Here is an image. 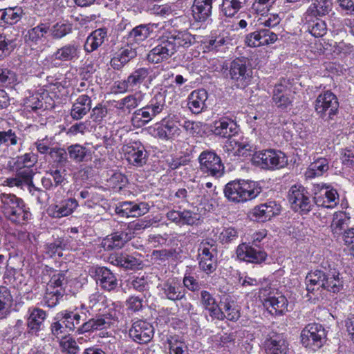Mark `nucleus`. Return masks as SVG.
<instances>
[{
	"label": "nucleus",
	"instance_id": "f257e3e1",
	"mask_svg": "<svg viewBox=\"0 0 354 354\" xmlns=\"http://www.w3.org/2000/svg\"><path fill=\"white\" fill-rule=\"evenodd\" d=\"M307 290L313 292L315 287L322 288L333 293H337L344 288V281L337 266L328 261L322 262L321 268L310 272L306 277Z\"/></svg>",
	"mask_w": 354,
	"mask_h": 354
},
{
	"label": "nucleus",
	"instance_id": "f03ea898",
	"mask_svg": "<svg viewBox=\"0 0 354 354\" xmlns=\"http://www.w3.org/2000/svg\"><path fill=\"white\" fill-rule=\"evenodd\" d=\"M1 207L5 216L15 223H21L29 219L30 213L24 201L12 194H0Z\"/></svg>",
	"mask_w": 354,
	"mask_h": 354
},
{
	"label": "nucleus",
	"instance_id": "7ed1b4c3",
	"mask_svg": "<svg viewBox=\"0 0 354 354\" xmlns=\"http://www.w3.org/2000/svg\"><path fill=\"white\" fill-rule=\"evenodd\" d=\"M224 195L228 201L242 203L256 198L261 192L254 182L233 180L227 183L224 188Z\"/></svg>",
	"mask_w": 354,
	"mask_h": 354
},
{
	"label": "nucleus",
	"instance_id": "20e7f679",
	"mask_svg": "<svg viewBox=\"0 0 354 354\" xmlns=\"http://www.w3.org/2000/svg\"><path fill=\"white\" fill-rule=\"evenodd\" d=\"M317 116L324 122L333 120L339 112V101L335 94L327 90L319 93L314 103Z\"/></svg>",
	"mask_w": 354,
	"mask_h": 354
},
{
	"label": "nucleus",
	"instance_id": "39448f33",
	"mask_svg": "<svg viewBox=\"0 0 354 354\" xmlns=\"http://www.w3.org/2000/svg\"><path fill=\"white\" fill-rule=\"evenodd\" d=\"M227 76L232 84L238 88H245L250 84L252 78V70L247 65L243 59L236 58L232 61L229 67Z\"/></svg>",
	"mask_w": 354,
	"mask_h": 354
},
{
	"label": "nucleus",
	"instance_id": "423d86ee",
	"mask_svg": "<svg viewBox=\"0 0 354 354\" xmlns=\"http://www.w3.org/2000/svg\"><path fill=\"white\" fill-rule=\"evenodd\" d=\"M300 337L304 346L312 351H317L323 346L326 334L322 324L312 323L305 326Z\"/></svg>",
	"mask_w": 354,
	"mask_h": 354
},
{
	"label": "nucleus",
	"instance_id": "0eeeda50",
	"mask_svg": "<svg viewBox=\"0 0 354 354\" xmlns=\"http://www.w3.org/2000/svg\"><path fill=\"white\" fill-rule=\"evenodd\" d=\"M311 192L313 203L318 207L333 208L339 203V194L330 185L314 184Z\"/></svg>",
	"mask_w": 354,
	"mask_h": 354
},
{
	"label": "nucleus",
	"instance_id": "6e6552de",
	"mask_svg": "<svg viewBox=\"0 0 354 354\" xmlns=\"http://www.w3.org/2000/svg\"><path fill=\"white\" fill-rule=\"evenodd\" d=\"M259 297L270 314L281 315L288 311V300L281 293L265 288L260 290Z\"/></svg>",
	"mask_w": 354,
	"mask_h": 354
},
{
	"label": "nucleus",
	"instance_id": "1a4fd4ad",
	"mask_svg": "<svg viewBox=\"0 0 354 354\" xmlns=\"http://www.w3.org/2000/svg\"><path fill=\"white\" fill-rule=\"evenodd\" d=\"M217 250L214 242L203 240L198 249L199 268L207 274L213 272L217 267Z\"/></svg>",
	"mask_w": 354,
	"mask_h": 354
},
{
	"label": "nucleus",
	"instance_id": "9d476101",
	"mask_svg": "<svg viewBox=\"0 0 354 354\" xmlns=\"http://www.w3.org/2000/svg\"><path fill=\"white\" fill-rule=\"evenodd\" d=\"M198 162L201 171L207 176L220 178L224 174V165L214 151H203L198 157Z\"/></svg>",
	"mask_w": 354,
	"mask_h": 354
},
{
	"label": "nucleus",
	"instance_id": "9b49d317",
	"mask_svg": "<svg viewBox=\"0 0 354 354\" xmlns=\"http://www.w3.org/2000/svg\"><path fill=\"white\" fill-rule=\"evenodd\" d=\"M310 193L301 185H293L289 190L288 199L292 209L301 214L308 213L313 206Z\"/></svg>",
	"mask_w": 354,
	"mask_h": 354
},
{
	"label": "nucleus",
	"instance_id": "f8f14e48",
	"mask_svg": "<svg viewBox=\"0 0 354 354\" xmlns=\"http://www.w3.org/2000/svg\"><path fill=\"white\" fill-rule=\"evenodd\" d=\"M254 160L262 167L268 169H278L284 167L288 164L286 154L279 150L268 149L256 152Z\"/></svg>",
	"mask_w": 354,
	"mask_h": 354
},
{
	"label": "nucleus",
	"instance_id": "ddd939ff",
	"mask_svg": "<svg viewBox=\"0 0 354 354\" xmlns=\"http://www.w3.org/2000/svg\"><path fill=\"white\" fill-rule=\"evenodd\" d=\"M175 52L174 44L167 35H163L158 39V44L148 53L147 60L151 63L158 64L171 57Z\"/></svg>",
	"mask_w": 354,
	"mask_h": 354
},
{
	"label": "nucleus",
	"instance_id": "4468645a",
	"mask_svg": "<svg viewBox=\"0 0 354 354\" xmlns=\"http://www.w3.org/2000/svg\"><path fill=\"white\" fill-rule=\"evenodd\" d=\"M237 258L253 263H261L266 260V253L260 249H256L250 243H242L236 248Z\"/></svg>",
	"mask_w": 354,
	"mask_h": 354
},
{
	"label": "nucleus",
	"instance_id": "2eb2a0df",
	"mask_svg": "<svg viewBox=\"0 0 354 354\" xmlns=\"http://www.w3.org/2000/svg\"><path fill=\"white\" fill-rule=\"evenodd\" d=\"M153 328L149 323L139 320L134 322L129 330V336L139 344H147L153 336Z\"/></svg>",
	"mask_w": 354,
	"mask_h": 354
},
{
	"label": "nucleus",
	"instance_id": "dca6fc26",
	"mask_svg": "<svg viewBox=\"0 0 354 354\" xmlns=\"http://www.w3.org/2000/svg\"><path fill=\"white\" fill-rule=\"evenodd\" d=\"M180 124L174 120H163L157 127L154 128V136L162 140H174L178 138L182 131Z\"/></svg>",
	"mask_w": 354,
	"mask_h": 354
},
{
	"label": "nucleus",
	"instance_id": "f3484780",
	"mask_svg": "<svg viewBox=\"0 0 354 354\" xmlns=\"http://www.w3.org/2000/svg\"><path fill=\"white\" fill-rule=\"evenodd\" d=\"M163 295L169 300L176 301L185 300V289L176 278H169L160 285Z\"/></svg>",
	"mask_w": 354,
	"mask_h": 354
},
{
	"label": "nucleus",
	"instance_id": "a211bd4d",
	"mask_svg": "<svg viewBox=\"0 0 354 354\" xmlns=\"http://www.w3.org/2000/svg\"><path fill=\"white\" fill-rule=\"evenodd\" d=\"M138 55V46L129 44L122 48L110 61L111 66L115 70H121L131 60Z\"/></svg>",
	"mask_w": 354,
	"mask_h": 354
},
{
	"label": "nucleus",
	"instance_id": "6ab92c4d",
	"mask_svg": "<svg viewBox=\"0 0 354 354\" xmlns=\"http://www.w3.org/2000/svg\"><path fill=\"white\" fill-rule=\"evenodd\" d=\"M332 8L330 0H314L303 14L302 20L312 21L315 17L326 16L332 10Z\"/></svg>",
	"mask_w": 354,
	"mask_h": 354
},
{
	"label": "nucleus",
	"instance_id": "aec40b11",
	"mask_svg": "<svg viewBox=\"0 0 354 354\" xmlns=\"http://www.w3.org/2000/svg\"><path fill=\"white\" fill-rule=\"evenodd\" d=\"M94 278L98 286L105 291L116 289L118 283L115 275L105 267H97L94 270Z\"/></svg>",
	"mask_w": 354,
	"mask_h": 354
},
{
	"label": "nucleus",
	"instance_id": "412c9836",
	"mask_svg": "<svg viewBox=\"0 0 354 354\" xmlns=\"http://www.w3.org/2000/svg\"><path fill=\"white\" fill-rule=\"evenodd\" d=\"M149 206L146 203H134L133 202H123L115 208V213L125 218L140 217L147 214Z\"/></svg>",
	"mask_w": 354,
	"mask_h": 354
},
{
	"label": "nucleus",
	"instance_id": "4be33fe9",
	"mask_svg": "<svg viewBox=\"0 0 354 354\" xmlns=\"http://www.w3.org/2000/svg\"><path fill=\"white\" fill-rule=\"evenodd\" d=\"M281 207L275 201H269L254 207L251 212L252 218L259 222L270 220L280 213Z\"/></svg>",
	"mask_w": 354,
	"mask_h": 354
},
{
	"label": "nucleus",
	"instance_id": "5701e85b",
	"mask_svg": "<svg viewBox=\"0 0 354 354\" xmlns=\"http://www.w3.org/2000/svg\"><path fill=\"white\" fill-rule=\"evenodd\" d=\"M134 236L127 229L117 231L103 239L102 245L105 250L120 249L125 243L132 239Z\"/></svg>",
	"mask_w": 354,
	"mask_h": 354
},
{
	"label": "nucleus",
	"instance_id": "b1692460",
	"mask_svg": "<svg viewBox=\"0 0 354 354\" xmlns=\"http://www.w3.org/2000/svg\"><path fill=\"white\" fill-rule=\"evenodd\" d=\"M80 53V46L75 42H72L57 48L53 54L52 58L62 62H75L79 59Z\"/></svg>",
	"mask_w": 354,
	"mask_h": 354
},
{
	"label": "nucleus",
	"instance_id": "393cba45",
	"mask_svg": "<svg viewBox=\"0 0 354 354\" xmlns=\"http://www.w3.org/2000/svg\"><path fill=\"white\" fill-rule=\"evenodd\" d=\"M272 100L276 106L281 109H286L292 105L293 95L290 88L286 84L279 83L273 90Z\"/></svg>",
	"mask_w": 354,
	"mask_h": 354
},
{
	"label": "nucleus",
	"instance_id": "a878e982",
	"mask_svg": "<svg viewBox=\"0 0 354 354\" xmlns=\"http://www.w3.org/2000/svg\"><path fill=\"white\" fill-rule=\"evenodd\" d=\"M124 156L128 162L136 167H142L147 162V152L145 147L136 142L126 147Z\"/></svg>",
	"mask_w": 354,
	"mask_h": 354
},
{
	"label": "nucleus",
	"instance_id": "bb28decb",
	"mask_svg": "<svg viewBox=\"0 0 354 354\" xmlns=\"http://www.w3.org/2000/svg\"><path fill=\"white\" fill-rule=\"evenodd\" d=\"M46 318V313L42 309L35 308L30 313L27 319L28 333L38 336L44 326V321Z\"/></svg>",
	"mask_w": 354,
	"mask_h": 354
},
{
	"label": "nucleus",
	"instance_id": "cd10ccee",
	"mask_svg": "<svg viewBox=\"0 0 354 354\" xmlns=\"http://www.w3.org/2000/svg\"><path fill=\"white\" fill-rule=\"evenodd\" d=\"M208 98L207 92L204 89L192 91L187 99V106L192 113L199 114L206 110V101Z\"/></svg>",
	"mask_w": 354,
	"mask_h": 354
},
{
	"label": "nucleus",
	"instance_id": "c85d7f7f",
	"mask_svg": "<svg viewBox=\"0 0 354 354\" xmlns=\"http://www.w3.org/2000/svg\"><path fill=\"white\" fill-rule=\"evenodd\" d=\"M220 310H221V318H216L218 320H223L225 318L228 320L236 322L240 318V309L236 302L230 297H225L220 301Z\"/></svg>",
	"mask_w": 354,
	"mask_h": 354
},
{
	"label": "nucleus",
	"instance_id": "c756f323",
	"mask_svg": "<svg viewBox=\"0 0 354 354\" xmlns=\"http://www.w3.org/2000/svg\"><path fill=\"white\" fill-rule=\"evenodd\" d=\"M212 10V0H194L192 12L193 18L196 21H205L211 15Z\"/></svg>",
	"mask_w": 354,
	"mask_h": 354
},
{
	"label": "nucleus",
	"instance_id": "7c9ffc66",
	"mask_svg": "<svg viewBox=\"0 0 354 354\" xmlns=\"http://www.w3.org/2000/svg\"><path fill=\"white\" fill-rule=\"evenodd\" d=\"M199 301L203 308L209 312V316L213 319L223 317L220 306L209 292L205 290H201Z\"/></svg>",
	"mask_w": 354,
	"mask_h": 354
},
{
	"label": "nucleus",
	"instance_id": "2f4dec72",
	"mask_svg": "<svg viewBox=\"0 0 354 354\" xmlns=\"http://www.w3.org/2000/svg\"><path fill=\"white\" fill-rule=\"evenodd\" d=\"M92 100L87 94L80 95L73 104L71 115L74 120H80L91 110Z\"/></svg>",
	"mask_w": 354,
	"mask_h": 354
},
{
	"label": "nucleus",
	"instance_id": "473e14b6",
	"mask_svg": "<svg viewBox=\"0 0 354 354\" xmlns=\"http://www.w3.org/2000/svg\"><path fill=\"white\" fill-rule=\"evenodd\" d=\"M213 131L215 135L231 138L237 133V126L233 120L223 118L214 122Z\"/></svg>",
	"mask_w": 354,
	"mask_h": 354
},
{
	"label": "nucleus",
	"instance_id": "72a5a7b5",
	"mask_svg": "<svg viewBox=\"0 0 354 354\" xmlns=\"http://www.w3.org/2000/svg\"><path fill=\"white\" fill-rule=\"evenodd\" d=\"M267 354H289L288 344L281 335H275L266 341Z\"/></svg>",
	"mask_w": 354,
	"mask_h": 354
},
{
	"label": "nucleus",
	"instance_id": "f704fd0d",
	"mask_svg": "<svg viewBox=\"0 0 354 354\" xmlns=\"http://www.w3.org/2000/svg\"><path fill=\"white\" fill-rule=\"evenodd\" d=\"M350 217L344 212H337L333 214L330 224L331 232L335 236L343 235L348 228Z\"/></svg>",
	"mask_w": 354,
	"mask_h": 354
},
{
	"label": "nucleus",
	"instance_id": "c9c22d12",
	"mask_svg": "<svg viewBox=\"0 0 354 354\" xmlns=\"http://www.w3.org/2000/svg\"><path fill=\"white\" fill-rule=\"evenodd\" d=\"M77 207L78 202L75 198H67L54 206L51 215L55 218L67 216L71 215Z\"/></svg>",
	"mask_w": 354,
	"mask_h": 354
},
{
	"label": "nucleus",
	"instance_id": "e433bc0d",
	"mask_svg": "<svg viewBox=\"0 0 354 354\" xmlns=\"http://www.w3.org/2000/svg\"><path fill=\"white\" fill-rule=\"evenodd\" d=\"M107 35L105 28H99L94 30L86 39L84 44V50L91 53L100 47L104 41Z\"/></svg>",
	"mask_w": 354,
	"mask_h": 354
},
{
	"label": "nucleus",
	"instance_id": "4c0bfd02",
	"mask_svg": "<svg viewBox=\"0 0 354 354\" xmlns=\"http://www.w3.org/2000/svg\"><path fill=\"white\" fill-rule=\"evenodd\" d=\"M170 41L174 44V50L179 47L189 48L195 43V36L187 31L178 32L167 35Z\"/></svg>",
	"mask_w": 354,
	"mask_h": 354
},
{
	"label": "nucleus",
	"instance_id": "58836bf2",
	"mask_svg": "<svg viewBox=\"0 0 354 354\" xmlns=\"http://www.w3.org/2000/svg\"><path fill=\"white\" fill-rule=\"evenodd\" d=\"M48 30L49 25L41 23L26 32L24 35V41L29 46L37 44Z\"/></svg>",
	"mask_w": 354,
	"mask_h": 354
},
{
	"label": "nucleus",
	"instance_id": "ea45409f",
	"mask_svg": "<svg viewBox=\"0 0 354 354\" xmlns=\"http://www.w3.org/2000/svg\"><path fill=\"white\" fill-rule=\"evenodd\" d=\"M109 328H110V326L108 324V320H105L100 315H97L77 328V331L80 333H83L86 332L107 329Z\"/></svg>",
	"mask_w": 354,
	"mask_h": 354
},
{
	"label": "nucleus",
	"instance_id": "a19ab883",
	"mask_svg": "<svg viewBox=\"0 0 354 354\" xmlns=\"http://www.w3.org/2000/svg\"><path fill=\"white\" fill-rule=\"evenodd\" d=\"M155 118L148 107L145 106L133 113L131 122L133 127L139 128L146 125Z\"/></svg>",
	"mask_w": 354,
	"mask_h": 354
},
{
	"label": "nucleus",
	"instance_id": "79ce46f5",
	"mask_svg": "<svg viewBox=\"0 0 354 354\" xmlns=\"http://www.w3.org/2000/svg\"><path fill=\"white\" fill-rule=\"evenodd\" d=\"M329 169L328 160L320 158L312 162L307 169L305 176L306 178H312L322 176Z\"/></svg>",
	"mask_w": 354,
	"mask_h": 354
},
{
	"label": "nucleus",
	"instance_id": "37998d69",
	"mask_svg": "<svg viewBox=\"0 0 354 354\" xmlns=\"http://www.w3.org/2000/svg\"><path fill=\"white\" fill-rule=\"evenodd\" d=\"M111 263L127 269H132L136 266L137 260L135 257L124 253H113L109 257Z\"/></svg>",
	"mask_w": 354,
	"mask_h": 354
},
{
	"label": "nucleus",
	"instance_id": "c03bdc74",
	"mask_svg": "<svg viewBox=\"0 0 354 354\" xmlns=\"http://www.w3.org/2000/svg\"><path fill=\"white\" fill-rule=\"evenodd\" d=\"M248 0H223L221 12L227 17H234L244 8Z\"/></svg>",
	"mask_w": 354,
	"mask_h": 354
},
{
	"label": "nucleus",
	"instance_id": "a18cd8bd",
	"mask_svg": "<svg viewBox=\"0 0 354 354\" xmlns=\"http://www.w3.org/2000/svg\"><path fill=\"white\" fill-rule=\"evenodd\" d=\"M151 32L152 30L149 25H139L129 32L128 41H135L139 44L149 37Z\"/></svg>",
	"mask_w": 354,
	"mask_h": 354
},
{
	"label": "nucleus",
	"instance_id": "49530a36",
	"mask_svg": "<svg viewBox=\"0 0 354 354\" xmlns=\"http://www.w3.org/2000/svg\"><path fill=\"white\" fill-rule=\"evenodd\" d=\"M146 106L150 112L156 117L162 112L166 106L165 95L161 92L157 93Z\"/></svg>",
	"mask_w": 354,
	"mask_h": 354
},
{
	"label": "nucleus",
	"instance_id": "de8ad7c7",
	"mask_svg": "<svg viewBox=\"0 0 354 354\" xmlns=\"http://www.w3.org/2000/svg\"><path fill=\"white\" fill-rule=\"evenodd\" d=\"M302 21L307 25L308 30L314 37H320L326 33V24L324 21L321 20L319 18L315 17L312 21H307L306 20Z\"/></svg>",
	"mask_w": 354,
	"mask_h": 354
},
{
	"label": "nucleus",
	"instance_id": "09e8293b",
	"mask_svg": "<svg viewBox=\"0 0 354 354\" xmlns=\"http://www.w3.org/2000/svg\"><path fill=\"white\" fill-rule=\"evenodd\" d=\"M150 73L149 68L140 67L134 70L128 77V83L133 88L140 86Z\"/></svg>",
	"mask_w": 354,
	"mask_h": 354
},
{
	"label": "nucleus",
	"instance_id": "8fccbe9b",
	"mask_svg": "<svg viewBox=\"0 0 354 354\" xmlns=\"http://www.w3.org/2000/svg\"><path fill=\"white\" fill-rule=\"evenodd\" d=\"M12 303V297L6 286H0V319L4 318Z\"/></svg>",
	"mask_w": 354,
	"mask_h": 354
},
{
	"label": "nucleus",
	"instance_id": "3c124183",
	"mask_svg": "<svg viewBox=\"0 0 354 354\" xmlns=\"http://www.w3.org/2000/svg\"><path fill=\"white\" fill-rule=\"evenodd\" d=\"M53 137L46 136L44 138L37 139L34 142V146L36 147L38 153L42 155L50 154V151L55 147Z\"/></svg>",
	"mask_w": 354,
	"mask_h": 354
},
{
	"label": "nucleus",
	"instance_id": "603ef678",
	"mask_svg": "<svg viewBox=\"0 0 354 354\" xmlns=\"http://www.w3.org/2000/svg\"><path fill=\"white\" fill-rule=\"evenodd\" d=\"M51 36L54 39H61L72 31V24L68 22L59 21L49 28Z\"/></svg>",
	"mask_w": 354,
	"mask_h": 354
},
{
	"label": "nucleus",
	"instance_id": "864d4df0",
	"mask_svg": "<svg viewBox=\"0 0 354 354\" xmlns=\"http://www.w3.org/2000/svg\"><path fill=\"white\" fill-rule=\"evenodd\" d=\"M21 140L12 129L0 131V147L1 145L16 146Z\"/></svg>",
	"mask_w": 354,
	"mask_h": 354
},
{
	"label": "nucleus",
	"instance_id": "5fc2aeb1",
	"mask_svg": "<svg viewBox=\"0 0 354 354\" xmlns=\"http://www.w3.org/2000/svg\"><path fill=\"white\" fill-rule=\"evenodd\" d=\"M64 293L65 290L64 288L53 290L47 287L44 301L48 307L53 308L58 304Z\"/></svg>",
	"mask_w": 354,
	"mask_h": 354
},
{
	"label": "nucleus",
	"instance_id": "6e6d98bb",
	"mask_svg": "<svg viewBox=\"0 0 354 354\" xmlns=\"http://www.w3.org/2000/svg\"><path fill=\"white\" fill-rule=\"evenodd\" d=\"M88 152L86 147L78 144L70 145L67 147L69 158L76 162L84 161Z\"/></svg>",
	"mask_w": 354,
	"mask_h": 354
},
{
	"label": "nucleus",
	"instance_id": "4d7b16f0",
	"mask_svg": "<svg viewBox=\"0 0 354 354\" xmlns=\"http://www.w3.org/2000/svg\"><path fill=\"white\" fill-rule=\"evenodd\" d=\"M53 162L59 167H64L68 162L67 151L64 148L55 147L49 154Z\"/></svg>",
	"mask_w": 354,
	"mask_h": 354
},
{
	"label": "nucleus",
	"instance_id": "13d9d810",
	"mask_svg": "<svg viewBox=\"0 0 354 354\" xmlns=\"http://www.w3.org/2000/svg\"><path fill=\"white\" fill-rule=\"evenodd\" d=\"M37 161V155L32 153H26L22 156H17L14 163L15 167L31 168Z\"/></svg>",
	"mask_w": 354,
	"mask_h": 354
},
{
	"label": "nucleus",
	"instance_id": "bf43d9fd",
	"mask_svg": "<svg viewBox=\"0 0 354 354\" xmlns=\"http://www.w3.org/2000/svg\"><path fill=\"white\" fill-rule=\"evenodd\" d=\"M4 10L6 24L13 25L17 24L24 15L23 10L20 7L7 8Z\"/></svg>",
	"mask_w": 354,
	"mask_h": 354
},
{
	"label": "nucleus",
	"instance_id": "052dcab7",
	"mask_svg": "<svg viewBox=\"0 0 354 354\" xmlns=\"http://www.w3.org/2000/svg\"><path fill=\"white\" fill-rule=\"evenodd\" d=\"M82 316L72 311H66L62 314L63 322L70 330H73L80 324Z\"/></svg>",
	"mask_w": 354,
	"mask_h": 354
},
{
	"label": "nucleus",
	"instance_id": "680f3d73",
	"mask_svg": "<svg viewBox=\"0 0 354 354\" xmlns=\"http://www.w3.org/2000/svg\"><path fill=\"white\" fill-rule=\"evenodd\" d=\"M125 108L129 113L138 107L143 100V94L141 92H136L124 97Z\"/></svg>",
	"mask_w": 354,
	"mask_h": 354
},
{
	"label": "nucleus",
	"instance_id": "e2e57ef3",
	"mask_svg": "<svg viewBox=\"0 0 354 354\" xmlns=\"http://www.w3.org/2000/svg\"><path fill=\"white\" fill-rule=\"evenodd\" d=\"M180 223L179 225H194L198 223L199 221V215L198 213L189 209H183L180 212Z\"/></svg>",
	"mask_w": 354,
	"mask_h": 354
},
{
	"label": "nucleus",
	"instance_id": "0e129e2a",
	"mask_svg": "<svg viewBox=\"0 0 354 354\" xmlns=\"http://www.w3.org/2000/svg\"><path fill=\"white\" fill-rule=\"evenodd\" d=\"M170 354H187L185 342L177 337H171L168 339Z\"/></svg>",
	"mask_w": 354,
	"mask_h": 354
},
{
	"label": "nucleus",
	"instance_id": "69168bd1",
	"mask_svg": "<svg viewBox=\"0 0 354 354\" xmlns=\"http://www.w3.org/2000/svg\"><path fill=\"white\" fill-rule=\"evenodd\" d=\"M62 351L67 354H77L79 352V346L76 341L70 336H66L59 342Z\"/></svg>",
	"mask_w": 354,
	"mask_h": 354
},
{
	"label": "nucleus",
	"instance_id": "338daca9",
	"mask_svg": "<svg viewBox=\"0 0 354 354\" xmlns=\"http://www.w3.org/2000/svg\"><path fill=\"white\" fill-rule=\"evenodd\" d=\"M153 222L152 220H137L129 223L128 224L127 229L129 232L133 233V236H134L135 233H137L140 231H142L146 228L151 227L153 225Z\"/></svg>",
	"mask_w": 354,
	"mask_h": 354
},
{
	"label": "nucleus",
	"instance_id": "774afa93",
	"mask_svg": "<svg viewBox=\"0 0 354 354\" xmlns=\"http://www.w3.org/2000/svg\"><path fill=\"white\" fill-rule=\"evenodd\" d=\"M66 283L67 278L65 276V273L60 272L53 275L48 283L47 287L53 290H56L63 288V286L66 285Z\"/></svg>",
	"mask_w": 354,
	"mask_h": 354
}]
</instances>
